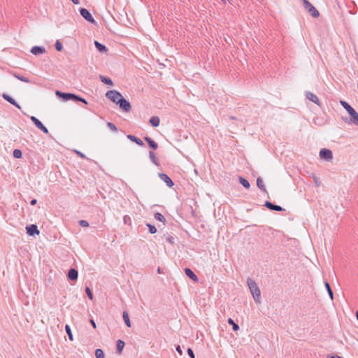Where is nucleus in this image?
<instances>
[{"label":"nucleus","mask_w":358,"mask_h":358,"mask_svg":"<svg viewBox=\"0 0 358 358\" xmlns=\"http://www.w3.org/2000/svg\"><path fill=\"white\" fill-rule=\"evenodd\" d=\"M106 96L108 99H110L112 102L116 103L119 106L120 108L126 112L128 113L131 109V103L129 101L125 99L121 93L118 92L117 90H108L106 93Z\"/></svg>","instance_id":"1"},{"label":"nucleus","mask_w":358,"mask_h":358,"mask_svg":"<svg viewBox=\"0 0 358 358\" xmlns=\"http://www.w3.org/2000/svg\"><path fill=\"white\" fill-rule=\"evenodd\" d=\"M56 96L64 101H72L75 103L82 102L88 104L87 100L76 94L70 92H63L59 90L55 92Z\"/></svg>","instance_id":"2"},{"label":"nucleus","mask_w":358,"mask_h":358,"mask_svg":"<svg viewBox=\"0 0 358 358\" xmlns=\"http://www.w3.org/2000/svg\"><path fill=\"white\" fill-rule=\"evenodd\" d=\"M247 283L255 301L256 303H260L261 292L255 281L251 278H248Z\"/></svg>","instance_id":"3"},{"label":"nucleus","mask_w":358,"mask_h":358,"mask_svg":"<svg viewBox=\"0 0 358 358\" xmlns=\"http://www.w3.org/2000/svg\"><path fill=\"white\" fill-rule=\"evenodd\" d=\"M303 7L313 17H317L320 15L319 11L308 0H302Z\"/></svg>","instance_id":"4"},{"label":"nucleus","mask_w":358,"mask_h":358,"mask_svg":"<svg viewBox=\"0 0 358 358\" xmlns=\"http://www.w3.org/2000/svg\"><path fill=\"white\" fill-rule=\"evenodd\" d=\"M79 13L80 14V15L87 22H90V23H93V24H95L96 23V21L94 20V17H92V14L90 13V12L85 8H80L79 9Z\"/></svg>","instance_id":"5"},{"label":"nucleus","mask_w":358,"mask_h":358,"mask_svg":"<svg viewBox=\"0 0 358 358\" xmlns=\"http://www.w3.org/2000/svg\"><path fill=\"white\" fill-rule=\"evenodd\" d=\"M348 115L350 116V120L348 121V118H343L345 122L354 124L357 126H358V113L352 108L351 110H350L348 113Z\"/></svg>","instance_id":"6"},{"label":"nucleus","mask_w":358,"mask_h":358,"mask_svg":"<svg viewBox=\"0 0 358 358\" xmlns=\"http://www.w3.org/2000/svg\"><path fill=\"white\" fill-rule=\"evenodd\" d=\"M320 157L322 159L330 161L333 159L332 151L327 148H322L320 151Z\"/></svg>","instance_id":"7"},{"label":"nucleus","mask_w":358,"mask_h":358,"mask_svg":"<svg viewBox=\"0 0 358 358\" xmlns=\"http://www.w3.org/2000/svg\"><path fill=\"white\" fill-rule=\"evenodd\" d=\"M32 122L34 124V125L41 130L43 133L48 134L49 133L48 129L43 125V124L36 117L31 116L30 117Z\"/></svg>","instance_id":"8"},{"label":"nucleus","mask_w":358,"mask_h":358,"mask_svg":"<svg viewBox=\"0 0 358 358\" xmlns=\"http://www.w3.org/2000/svg\"><path fill=\"white\" fill-rule=\"evenodd\" d=\"M26 231L27 234L31 236H34L35 235H38L40 234V231L38 230L37 225L34 224L27 225Z\"/></svg>","instance_id":"9"},{"label":"nucleus","mask_w":358,"mask_h":358,"mask_svg":"<svg viewBox=\"0 0 358 358\" xmlns=\"http://www.w3.org/2000/svg\"><path fill=\"white\" fill-rule=\"evenodd\" d=\"M266 208L273 211H284L285 209L280 206L274 204L271 201H266L264 205Z\"/></svg>","instance_id":"10"},{"label":"nucleus","mask_w":358,"mask_h":358,"mask_svg":"<svg viewBox=\"0 0 358 358\" xmlns=\"http://www.w3.org/2000/svg\"><path fill=\"white\" fill-rule=\"evenodd\" d=\"M159 178L163 180L169 187H172L174 185V182L172 179L166 173H159L158 174Z\"/></svg>","instance_id":"11"},{"label":"nucleus","mask_w":358,"mask_h":358,"mask_svg":"<svg viewBox=\"0 0 358 358\" xmlns=\"http://www.w3.org/2000/svg\"><path fill=\"white\" fill-rule=\"evenodd\" d=\"M306 99H308L310 101L315 103L317 106H321V103H320L318 97L315 94H313V92H306Z\"/></svg>","instance_id":"12"},{"label":"nucleus","mask_w":358,"mask_h":358,"mask_svg":"<svg viewBox=\"0 0 358 358\" xmlns=\"http://www.w3.org/2000/svg\"><path fill=\"white\" fill-rule=\"evenodd\" d=\"M68 279L71 281H76L78 277V272L74 268H71L67 274Z\"/></svg>","instance_id":"13"},{"label":"nucleus","mask_w":358,"mask_h":358,"mask_svg":"<svg viewBox=\"0 0 358 358\" xmlns=\"http://www.w3.org/2000/svg\"><path fill=\"white\" fill-rule=\"evenodd\" d=\"M2 97L3 98V99H5L6 101L10 103L13 106H15L16 108H17L20 110L21 109L20 106L16 102V101L13 98H12L10 95H8V94L3 93L2 94Z\"/></svg>","instance_id":"14"},{"label":"nucleus","mask_w":358,"mask_h":358,"mask_svg":"<svg viewBox=\"0 0 358 358\" xmlns=\"http://www.w3.org/2000/svg\"><path fill=\"white\" fill-rule=\"evenodd\" d=\"M185 275L189 278L191 280H192L194 282H198L199 278L196 276V275L193 272V271L189 268H185Z\"/></svg>","instance_id":"15"},{"label":"nucleus","mask_w":358,"mask_h":358,"mask_svg":"<svg viewBox=\"0 0 358 358\" xmlns=\"http://www.w3.org/2000/svg\"><path fill=\"white\" fill-rule=\"evenodd\" d=\"M127 138L128 139H129L131 141L136 143L139 146L143 147V146L145 145V144L143 142V141L141 139H140L139 138H138L137 136H134V135L128 134V135H127Z\"/></svg>","instance_id":"16"},{"label":"nucleus","mask_w":358,"mask_h":358,"mask_svg":"<svg viewBox=\"0 0 358 358\" xmlns=\"http://www.w3.org/2000/svg\"><path fill=\"white\" fill-rule=\"evenodd\" d=\"M31 52L34 55H39L45 52V49L43 46H34L31 49Z\"/></svg>","instance_id":"17"},{"label":"nucleus","mask_w":358,"mask_h":358,"mask_svg":"<svg viewBox=\"0 0 358 358\" xmlns=\"http://www.w3.org/2000/svg\"><path fill=\"white\" fill-rule=\"evenodd\" d=\"M144 140L148 143L149 147L155 150L158 148V144L150 136H145Z\"/></svg>","instance_id":"18"},{"label":"nucleus","mask_w":358,"mask_h":358,"mask_svg":"<svg viewBox=\"0 0 358 358\" xmlns=\"http://www.w3.org/2000/svg\"><path fill=\"white\" fill-rule=\"evenodd\" d=\"M125 345V343L124 341L119 339L117 341V344H116V352L118 354V355H121L122 352V350L124 349V347Z\"/></svg>","instance_id":"19"},{"label":"nucleus","mask_w":358,"mask_h":358,"mask_svg":"<svg viewBox=\"0 0 358 358\" xmlns=\"http://www.w3.org/2000/svg\"><path fill=\"white\" fill-rule=\"evenodd\" d=\"M94 45L97 50H99L101 52H106L108 51V48L104 44H102L97 41H94Z\"/></svg>","instance_id":"20"},{"label":"nucleus","mask_w":358,"mask_h":358,"mask_svg":"<svg viewBox=\"0 0 358 358\" xmlns=\"http://www.w3.org/2000/svg\"><path fill=\"white\" fill-rule=\"evenodd\" d=\"M149 123L154 127H157L159 125L160 120L157 116H152L149 120Z\"/></svg>","instance_id":"21"},{"label":"nucleus","mask_w":358,"mask_h":358,"mask_svg":"<svg viewBox=\"0 0 358 358\" xmlns=\"http://www.w3.org/2000/svg\"><path fill=\"white\" fill-rule=\"evenodd\" d=\"M257 186L258 187V188L262 190L263 192H265V193H267V191H266V189L263 183V180L262 179V178L259 177L257 178Z\"/></svg>","instance_id":"22"},{"label":"nucleus","mask_w":358,"mask_h":358,"mask_svg":"<svg viewBox=\"0 0 358 358\" xmlns=\"http://www.w3.org/2000/svg\"><path fill=\"white\" fill-rule=\"evenodd\" d=\"M238 181L245 189H248L250 187V184L249 181L245 178L239 176Z\"/></svg>","instance_id":"23"},{"label":"nucleus","mask_w":358,"mask_h":358,"mask_svg":"<svg viewBox=\"0 0 358 358\" xmlns=\"http://www.w3.org/2000/svg\"><path fill=\"white\" fill-rule=\"evenodd\" d=\"M99 79H100V80L103 83H104L106 85H113V83L112 80L110 78H108V77H106V76H104L103 75H100L99 76Z\"/></svg>","instance_id":"24"},{"label":"nucleus","mask_w":358,"mask_h":358,"mask_svg":"<svg viewBox=\"0 0 358 358\" xmlns=\"http://www.w3.org/2000/svg\"><path fill=\"white\" fill-rule=\"evenodd\" d=\"M149 157L151 160V162L156 166H159V160L157 158L154 152L152 151H150L149 152Z\"/></svg>","instance_id":"25"},{"label":"nucleus","mask_w":358,"mask_h":358,"mask_svg":"<svg viewBox=\"0 0 358 358\" xmlns=\"http://www.w3.org/2000/svg\"><path fill=\"white\" fill-rule=\"evenodd\" d=\"M13 76L15 78H16L17 80H20V81H22V82H24V83H30V80H29V79L28 78L24 77L23 76H21V75H20L17 73H13Z\"/></svg>","instance_id":"26"},{"label":"nucleus","mask_w":358,"mask_h":358,"mask_svg":"<svg viewBox=\"0 0 358 358\" xmlns=\"http://www.w3.org/2000/svg\"><path fill=\"white\" fill-rule=\"evenodd\" d=\"M122 317L127 327H131V321L129 320V314L127 311L123 312Z\"/></svg>","instance_id":"27"},{"label":"nucleus","mask_w":358,"mask_h":358,"mask_svg":"<svg viewBox=\"0 0 358 358\" xmlns=\"http://www.w3.org/2000/svg\"><path fill=\"white\" fill-rule=\"evenodd\" d=\"M154 217L157 220L163 222L164 224H165V222L166 221V218L164 217V216L162 214H161L160 213H155L154 214Z\"/></svg>","instance_id":"28"},{"label":"nucleus","mask_w":358,"mask_h":358,"mask_svg":"<svg viewBox=\"0 0 358 358\" xmlns=\"http://www.w3.org/2000/svg\"><path fill=\"white\" fill-rule=\"evenodd\" d=\"M324 285H325V287H326V289H327V290L328 292V294H329L331 299L333 300L334 299V292H333V290H332V289L331 287L330 284L327 281H326L324 282Z\"/></svg>","instance_id":"29"},{"label":"nucleus","mask_w":358,"mask_h":358,"mask_svg":"<svg viewBox=\"0 0 358 358\" xmlns=\"http://www.w3.org/2000/svg\"><path fill=\"white\" fill-rule=\"evenodd\" d=\"M227 322L229 324L231 325L232 326V329L234 331H237L238 330H239V326L238 324H236L233 319L231 318H229L227 320Z\"/></svg>","instance_id":"30"},{"label":"nucleus","mask_w":358,"mask_h":358,"mask_svg":"<svg viewBox=\"0 0 358 358\" xmlns=\"http://www.w3.org/2000/svg\"><path fill=\"white\" fill-rule=\"evenodd\" d=\"M341 105L346 110V111L348 113L350 110H351L353 108L345 101L341 100L340 101Z\"/></svg>","instance_id":"31"},{"label":"nucleus","mask_w":358,"mask_h":358,"mask_svg":"<svg viewBox=\"0 0 358 358\" xmlns=\"http://www.w3.org/2000/svg\"><path fill=\"white\" fill-rule=\"evenodd\" d=\"M146 226L148 227L150 234H154L157 232V228L155 225H152L150 223H146Z\"/></svg>","instance_id":"32"},{"label":"nucleus","mask_w":358,"mask_h":358,"mask_svg":"<svg viewBox=\"0 0 358 358\" xmlns=\"http://www.w3.org/2000/svg\"><path fill=\"white\" fill-rule=\"evenodd\" d=\"M13 155L16 159H20L22 157V152L19 149H15L13 150Z\"/></svg>","instance_id":"33"},{"label":"nucleus","mask_w":358,"mask_h":358,"mask_svg":"<svg viewBox=\"0 0 358 358\" xmlns=\"http://www.w3.org/2000/svg\"><path fill=\"white\" fill-rule=\"evenodd\" d=\"M166 237V240L168 243H169L171 245L175 244V238L171 235L166 234L164 235Z\"/></svg>","instance_id":"34"},{"label":"nucleus","mask_w":358,"mask_h":358,"mask_svg":"<svg viewBox=\"0 0 358 358\" xmlns=\"http://www.w3.org/2000/svg\"><path fill=\"white\" fill-rule=\"evenodd\" d=\"M95 356L96 358H105V355L101 349H96L95 350Z\"/></svg>","instance_id":"35"},{"label":"nucleus","mask_w":358,"mask_h":358,"mask_svg":"<svg viewBox=\"0 0 358 358\" xmlns=\"http://www.w3.org/2000/svg\"><path fill=\"white\" fill-rule=\"evenodd\" d=\"M65 331L69 336V338L70 341H73V334H72V332H71V327H69V325L68 324H66L65 326Z\"/></svg>","instance_id":"36"},{"label":"nucleus","mask_w":358,"mask_h":358,"mask_svg":"<svg viewBox=\"0 0 358 358\" xmlns=\"http://www.w3.org/2000/svg\"><path fill=\"white\" fill-rule=\"evenodd\" d=\"M55 47L56 50L58 52H61L63 50V45L59 40L56 41Z\"/></svg>","instance_id":"37"},{"label":"nucleus","mask_w":358,"mask_h":358,"mask_svg":"<svg viewBox=\"0 0 358 358\" xmlns=\"http://www.w3.org/2000/svg\"><path fill=\"white\" fill-rule=\"evenodd\" d=\"M85 293L87 295L88 298L90 300H92L93 299V293H92V291L91 290V289L87 286V287H85Z\"/></svg>","instance_id":"38"},{"label":"nucleus","mask_w":358,"mask_h":358,"mask_svg":"<svg viewBox=\"0 0 358 358\" xmlns=\"http://www.w3.org/2000/svg\"><path fill=\"white\" fill-rule=\"evenodd\" d=\"M107 126L108 127V128H110L112 131H117V127L112 122H108L107 123Z\"/></svg>","instance_id":"39"},{"label":"nucleus","mask_w":358,"mask_h":358,"mask_svg":"<svg viewBox=\"0 0 358 358\" xmlns=\"http://www.w3.org/2000/svg\"><path fill=\"white\" fill-rule=\"evenodd\" d=\"M123 222L124 224H130L131 222V219L129 215H126L123 217Z\"/></svg>","instance_id":"40"},{"label":"nucleus","mask_w":358,"mask_h":358,"mask_svg":"<svg viewBox=\"0 0 358 358\" xmlns=\"http://www.w3.org/2000/svg\"><path fill=\"white\" fill-rule=\"evenodd\" d=\"M79 224L83 227H89V222L87 220H80Z\"/></svg>","instance_id":"41"},{"label":"nucleus","mask_w":358,"mask_h":358,"mask_svg":"<svg viewBox=\"0 0 358 358\" xmlns=\"http://www.w3.org/2000/svg\"><path fill=\"white\" fill-rule=\"evenodd\" d=\"M187 352L190 358H195L194 351L192 350V348H188Z\"/></svg>","instance_id":"42"},{"label":"nucleus","mask_w":358,"mask_h":358,"mask_svg":"<svg viewBox=\"0 0 358 358\" xmlns=\"http://www.w3.org/2000/svg\"><path fill=\"white\" fill-rule=\"evenodd\" d=\"M76 153L77 154L78 156H79L80 158H83V159H85L86 158V156L82 153L80 151H78L76 150Z\"/></svg>","instance_id":"43"},{"label":"nucleus","mask_w":358,"mask_h":358,"mask_svg":"<svg viewBox=\"0 0 358 358\" xmlns=\"http://www.w3.org/2000/svg\"><path fill=\"white\" fill-rule=\"evenodd\" d=\"M176 351L178 352V354H179L180 355H182V348H181V347H180L179 345H178L176 346Z\"/></svg>","instance_id":"44"},{"label":"nucleus","mask_w":358,"mask_h":358,"mask_svg":"<svg viewBox=\"0 0 358 358\" xmlns=\"http://www.w3.org/2000/svg\"><path fill=\"white\" fill-rule=\"evenodd\" d=\"M327 358H343V357L341 356H338L337 355L332 354V355H328Z\"/></svg>","instance_id":"45"},{"label":"nucleus","mask_w":358,"mask_h":358,"mask_svg":"<svg viewBox=\"0 0 358 358\" xmlns=\"http://www.w3.org/2000/svg\"><path fill=\"white\" fill-rule=\"evenodd\" d=\"M90 324H92V326L93 327L94 329L96 328V323H95L94 320L92 318H91L90 320Z\"/></svg>","instance_id":"46"},{"label":"nucleus","mask_w":358,"mask_h":358,"mask_svg":"<svg viewBox=\"0 0 358 358\" xmlns=\"http://www.w3.org/2000/svg\"><path fill=\"white\" fill-rule=\"evenodd\" d=\"M37 203V200L36 199H33L31 201H30V204L31 206H34Z\"/></svg>","instance_id":"47"},{"label":"nucleus","mask_w":358,"mask_h":358,"mask_svg":"<svg viewBox=\"0 0 358 358\" xmlns=\"http://www.w3.org/2000/svg\"><path fill=\"white\" fill-rule=\"evenodd\" d=\"M71 1L73 2V3L74 4H78L80 2H79V0H71Z\"/></svg>","instance_id":"48"},{"label":"nucleus","mask_w":358,"mask_h":358,"mask_svg":"<svg viewBox=\"0 0 358 358\" xmlns=\"http://www.w3.org/2000/svg\"><path fill=\"white\" fill-rule=\"evenodd\" d=\"M230 119H231V120H236V117H234V116H231V117H230Z\"/></svg>","instance_id":"49"},{"label":"nucleus","mask_w":358,"mask_h":358,"mask_svg":"<svg viewBox=\"0 0 358 358\" xmlns=\"http://www.w3.org/2000/svg\"><path fill=\"white\" fill-rule=\"evenodd\" d=\"M356 317H357V319L358 320V311L356 312Z\"/></svg>","instance_id":"50"},{"label":"nucleus","mask_w":358,"mask_h":358,"mask_svg":"<svg viewBox=\"0 0 358 358\" xmlns=\"http://www.w3.org/2000/svg\"><path fill=\"white\" fill-rule=\"evenodd\" d=\"M158 273H161V270H160V268H158Z\"/></svg>","instance_id":"51"},{"label":"nucleus","mask_w":358,"mask_h":358,"mask_svg":"<svg viewBox=\"0 0 358 358\" xmlns=\"http://www.w3.org/2000/svg\"><path fill=\"white\" fill-rule=\"evenodd\" d=\"M227 0H222V2L226 3Z\"/></svg>","instance_id":"52"},{"label":"nucleus","mask_w":358,"mask_h":358,"mask_svg":"<svg viewBox=\"0 0 358 358\" xmlns=\"http://www.w3.org/2000/svg\"><path fill=\"white\" fill-rule=\"evenodd\" d=\"M19 358H21V357H19Z\"/></svg>","instance_id":"53"}]
</instances>
